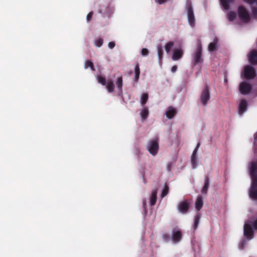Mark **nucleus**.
I'll list each match as a JSON object with an SVG mask.
<instances>
[{
  "mask_svg": "<svg viewBox=\"0 0 257 257\" xmlns=\"http://www.w3.org/2000/svg\"><path fill=\"white\" fill-rule=\"evenodd\" d=\"M223 9L227 10L229 9V5L233 2V0H220Z\"/></svg>",
  "mask_w": 257,
  "mask_h": 257,
  "instance_id": "nucleus-20",
  "label": "nucleus"
},
{
  "mask_svg": "<svg viewBox=\"0 0 257 257\" xmlns=\"http://www.w3.org/2000/svg\"><path fill=\"white\" fill-rule=\"evenodd\" d=\"M142 55L143 56H147L148 53H149V51L146 48H143L142 50Z\"/></svg>",
  "mask_w": 257,
  "mask_h": 257,
  "instance_id": "nucleus-36",
  "label": "nucleus"
},
{
  "mask_svg": "<svg viewBox=\"0 0 257 257\" xmlns=\"http://www.w3.org/2000/svg\"><path fill=\"white\" fill-rule=\"evenodd\" d=\"M257 230V218H252L244 225V235L249 240L253 238V230Z\"/></svg>",
  "mask_w": 257,
  "mask_h": 257,
  "instance_id": "nucleus-2",
  "label": "nucleus"
},
{
  "mask_svg": "<svg viewBox=\"0 0 257 257\" xmlns=\"http://www.w3.org/2000/svg\"><path fill=\"white\" fill-rule=\"evenodd\" d=\"M248 60L251 64H257V50H253L250 52L248 56Z\"/></svg>",
  "mask_w": 257,
  "mask_h": 257,
  "instance_id": "nucleus-12",
  "label": "nucleus"
},
{
  "mask_svg": "<svg viewBox=\"0 0 257 257\" xmlns=\"http://www.w3.org/2000/svg\"><path fill=\"white\" fill-rule=\"evenodd\" d=\"M192 61L194 65L202 64L203 63V59L202 57V46L200 43L197 44V47L192 54Z\"/></svg>",
  "mask_w": 257,
  "mask_h": 257,
  "instance_id": "nucleus-4",
  "label": "nucleus"
},
{
  "mask_svg": "<svg viewBox=\"0 0 257 257\" xmlns=\"http://www.w3.org/2000/svg\"><path fill=\"white\" fill-rule=\"evenodd\" d=\"M210 88L206 85L200 95V101L204 105H206L210 99Z\"/></svg>",
  "mask_w": 257,
  "mask_h": 257,
  "instance_id": "nucleus-6",
  "label": "nucleus"
},
{
  "mask_svg": "<svg viewBox=\"0 0 257 257\" xmlns=\"http://www.w3.org/2000/svg\"><path fill=\"white\" fill-rule=\"evenodd\" d=\"M209 186V178L207 176H206L205 177L204 184L201 189L202 194H206L207 193Z\"/></svg>",
  "mask_w": 257,
  "mask_h": 257,
  "instance_id": "nucleus-16",
  "label": "nucleus"
},
{
  "mask_svg": "<svg viewBox=\"0 0 257 257\" xmlns=\"http://www.w3.org/2000/svg\"><path fill=\"white\" fill-rule=\"evenodd\" d=\"M197 150H196V148H195V150H194V151H193V154H194V153H195V157H196V153H197Z\"/></svg>",
  "mask_w": 257,
  "mask_h": 257,
  "instance_id": "nucleus-45",
  "label": "nucleus"
},
{
  "mask_svg": "<svg viewBox=\"0 0 257 257\" xmlns=\"http://www.w3.org/2000/svg\"><path fill=\"white\" fill-rule=\"evenodd\" d=\"M105 85L106 89L109 92H112L113 91L114 85L112 81L111 80H108Z\"/></svg>",
  "mask_w": 257,
  "mask_h": 257,
  "instance_id": "nucleus-19",
  "label": "nucleus"
},
{
  "mask_svg": "<svg viewBox=\"0 0 257 257\" xmlns=\"http://www.w3.org/2000/svg\"><path fill=\"white\" fill-rule=\"evenodd\" d=\"M242 74L247 79H253L255 76V71L254 68L250 65H246L244 67Z\"/></svg>",
  "mask_w": 257,
  "mask_h": 257,
  "instance_id": "nucleus-5",
  "label": "nucleus"
},
{
  "mask_svg": "<svg viewBox=\"0 0 257 257\" xmlns=\"http://www.w3.org/2000/svg\"><path fill=\"white\" fill-rule=\"evenodd\" d=\"M252 15L254 17L257 18V8H252Z\"/></svg>",
  "mask_w": 257,
  "mask_h": 257,
  "instance_id": "nucleus-38",
  "label": "nucleus"
},
{
  "mask_svg": "<svg viewBox=\"0 0 257 257\" xmlns=\"http://www.w3.org/2000/svg\"><path fill=\"white\" fill-rule=\"evenodd\" d=\"M195 208L197 210V211H199L203 204V198L201 196H198L196 199L195 201Z\"/></svg>",
  "mask_w": 257,
  "mask_h": 257,
  "instance_id": "nucleus-17",
  "label": "nucleus"
},
{
  "mask_svg": "<svg viewBox=\"0 0 257 257\" xmlns=\"http://www.w3.org/2000/svg\"><path fill=\"white\" fill-rule=\"evenodd\" d=\"M135 81L136 82H138V81L139 80L140 73V68H139V66L138 64H137L135 67Z\"/></svg>",
  "mask_w": 257,
  "mask_h": 257,
  "instance_id": "nucleus-25",
  "label": "nucleus"
},
{
  "mask_svg": "<svg viewBox=\"0 0 257 257\" xmlns=\"http://www.w3.org/2000/svg\"><path fill=\"white\" fill-rule=\"evenodd\" d=\"M236 17V13L234 12H229L228 13L227 17H228V19L230 21H233L235 19Z\"/></svg>",
  "mask_w": 257,
  "mask_h": 257,
  "instance_id": "nucleus-31",
  "label": "nucleus"
},
{
  "mask_svg": "<svg viewBox=\"0 0 257 257\" xmlns=\"http://www.w3.org/2000/svg\"><path fill=\"white\" fill-rule=\"evenodd\" d=\"M108 47L110 49H112L115 46V43L113 42H110L108 43Z\"/></svg>",
  "mask_w": 257,
  "mask_h": 257,
  "instance_id": "nucleus-40",
  "label": "nucleus"
},
{
  "mask_svg": "<svg viewBox=\"0 0 257 257\" xmlns=\"http://www.w3.org/2000/svg\"><path fill=\"white\" fill-rule=\"evenodd\" d=\"M146 203H147L146 200H144L143 201V207L144 208H145V207H146Z\"/></svg>",
  "mask_w": 257,
  "mask_h": 257,
  "instance_id": "nucleus-44",
  "label": "nucleus"
},
{
  "mask_svg": "<svg viewBox=\"0 0 257 257\" xmlns=\"http://www.w3.org/2000/svg\"><path fill=\"white\" fill-rule=\"evenodd\" d=\"M148 99V94L147 93H143L141 96V104L144 105L147 102Z\"/></svg>",
  "mask_w": 257,
  "mask_h": 257,
  "instance_id": "nucleus-29",
  "label": "nucleus"
},
{
  "mask_svg": "<svg viewBox=\"0 0 257 257\" xmlns=\"http://www.w3.org/2000/svg\"><path fill=\"white\" fill-rule=\"evenodd\" d=\"M239 91L243 95H246L250 93L251 86L246 82H242L239 85Z\"/></svg>",
  "mask_w": 257,
  "mask_h": 257,
  "instance_id": "nucleus-10",
  "label": "nucleus"
},
{
  "mask_svg": "<svg viewBox=\"0 0 257 257\" xmlns=\"http://www.w3.org/2000/svg\"><path fill=\"white\" fill-rule=\"evenodd\" d=\"M238 13L240 19L244 23H247L250 20L248 12L243 6H240L238 9Z\"/></svg>",
  "mask_w": 257,
  "mask_h": 257,
  "instance_id": "nucleus-7",
  "label": "nucleus"
},
{
  "mask_svg": "<svg viewBox=\"0 0 257 257\" xmlns=\"http://www.w3.org/2000/svg\"><path fill=\"white\" fill-rule=\"evenodd\" d=\"M168 192H169V187L167 185H165L164 187V188L162 192V194H161L162 198H163L167 194H168Z\"/></svg>",
  "mask_w": 257,
  "mask_h": 257,
  "instance_id": "nucleus-34",
  "label": "nucleus"
},
{
  "mask_svg": "<svg viewBox=\"0 0 257 257\" xmlns=\"http://www.w3.org/2000/svg\"><path fill=\"white\" fill-rule=\"evenodd\" d=\"M172 165H173L172 162H169L168 163L167 167V170L169 171L171 170Z\"/></svg>",
  "mask_w": 257,
  "mask_h": 257,
  "instance_id": "nucleus-41",
  "label": "nucleus"
},
{
  "mask_svg": "<svg viewBox=\"0 0 257 257\" xmlns=\"http://www.w3.org/2000/svg\"><path fill=\"white\" fill-rule=\"evenodd\" d=\"M245 3H247L250 5L255 4L257 5V0H243Z\"/></svg>",
  "mask_w": 257,
  "mask_h": 257,
  "instance_id": "nucleus-35",
  "label": "nucleus"
},
{
  "mask_svg": "<svg viewBox=\"0 0 257 257\" xmlns=\"http://www.w3.org/2000/svg\"><path fill=\"white\" fill-rule=\"evenodd\" d=\"M84 67L85 69H87L88 67H90L92 71H95V69L93 66V64L91 61H86L85 63Z\"/></svg>",
  "mask_w": 257,
  "mask_h": 257,
  "instance_id": "nucleus-30",
  "label": "nucleus"
},
{
  "mask_svg": "<svg viewBox=\"0 0 257 257\" xmlns=\"http://www.w3.org/2000/svg\"><path fill=\"white\" fill-rule=\"evenodd\" d=\"M173 46H174V43L171 41L167 43L166 44V45L165 46V51L167 52V53H169L170 52L171 49L173 47Z\"/></svg>",
  "mask_w": 257,
  "mask_h": 257,
  "instance_id": "nucleus-27",
  "label": "nucleus"
},
{
  "mask_svg": "<svg viewBox=\"0 0 257 257\" xmlns=\"http://www.w3.org/2000/svg\"><path fill=\"white\" fill-rule=\"evenodd\" d=\"M97 79L98 82L102 85H105L106 84L107 81H106L105 78L101 76H98L97 77Z\"/></svg>",
  "mask_w": 257,
  "mask_h": 257,
  "instance_id": "nucleus-33",
  "label": "nucleus"
},
{
  "mask_svg": "<svg viewBox=\"0 0 257 257\" xmlns=\"http://www.w3.org/2000/svg\"><path fill=\"white\" fill-rule=\"evenodd\" d=\"M92 14H93V13L92 12H91L89 13H88V14L87 15L86 19H87V21L88 22H89L90 20V19H91Z\"/></svg>",
  "mask_w": 257,
  "mask_h": 257,
  "instance_id": "nucleus-39",
  "label": "nucleus"
},
{
  "mask_svg": "<svg viewBox=\"0 0 257 257\" xmlns=\"http://www.w3.org/2000/svg\"><path fill=\"white\" fill-rule=\"evenodd\" d=\"M149 152L153 156H155L158 151L159 145L156 140H153L150 142L147 146Z\"/></svg>",
  "mask_w": 257,
  "mask_h": 257,
  "instance_id": "nucleus-8",
  "label": "nucleus"
},
{
  "mask_svg": "<svg viewBox=\"0 0 257 257\" xmlns=\"http://www.w3.org/2000/svg\"><path fill=\"white\" fill-rule=\"evenodd\" d=\"M103 43V40L102 38H98L94 40L95 45L98 47H101Z\"/></svg>",
  "mask_w": 257,
  "mask_h": 257,
  "instance_id": "nucleus-32",
  "label": "nucleus"
},
{
  "mask_svg": "<svg viewBox=\"0 0 257 257\" xmlns=\"http://www.w3.org/2000/svg\"><path fill=\"white\" fill-rule=\"evenodd\" d=\"M116 85L118 89L119 90V95L122 93V79L121 77H118L117 79Z\"/></svg>",
  "mask_w": 257,
  "mask_h": 257,
  "instance_id": "nucleus-23",
  "label": "nucleus"
},
{
  "mask_svg": "<svg viewBox=\"0 0 257 257\" xmlns=\"http://www.w3.org/2000/svg\"><path fill=\"white\" fill-rule=\"evenodd\" d=\"M157 53L159 61H161L163 58V47L161 45L159 44L157 46Z\"/></svg>",
  "mask_w": 257,
  "mask_h": 257,
  "instance_id": "nucleus-21",
  "label": "nucleus"
},
{
  "mask_svg": "<svg viewBox=\"0 0 257 257\" xmlns=\"http://www.w3.org/2000/svg\"><path fill=\"white\" fill-rule=\"evenodd\" d=\"M176 114V110L175 108L172 106L168 107L167 111L166 112V115L169 119L173 118Z\"/></svg>",
  "mask_w": 257,
  "mask_h": 257,
  "instance_id": "nucleus-15",
  "label": "nucleus"
},
{
  "mask_svg": "<svg viewBox=\"0 0 257 257\" xmlns=\"http://www.w3.org/2000/svg\"><path fill=\"white\" fill-rule=\"evenodd\" d=\"M141 116L143 119H145L148 116L149 114V111L148 109L147 108H143L141 112H140Z\"/></svg>",
  "mask_w": 257,
  "mask_h": 257,
  "instance_id": "nucleus-26",
  "label": "nucleus"
},
{
  "mask_svg": "<svg viewBox=\"0 0 257 257\" xmlns=\"http://www.w3.org/2000/svg\"><path fill=\"white\" fill-rule=\"evenodd\" d=\"M164 238H169V236L167 235H164Z\"/></svg>",
  "mask_w": 257,
  "mask_h": 257,
  "instance_id": "nucleus-48",
  "label": "nucleus"
},
{
  "mask_svg": "<svg viewBox=\"0 0 257 257\" xmlns=\"http://www.w3.org/2000/svg\"><path fill=\"white\" fill-rule=\"evenodd\" d=\"M218 43V40L215 38L214 41L210 43L208 45V50L210 52L214 51L216 49V45Z\"/></svg>",
  "mask_w": 257,
  "mask_h": 257,
  "instance_id": "nucleus-22",
  "label": "nucleus"
},
{
  "mask_svg": "<svg viewBox=\"0 0 257 257\" xmlns=\"http://www.w3.org/2000/svg\"><path fill=\"white\" fill-rule=\"evenodd\" d=\"M197 150H196V148H195V150H194V151H193V154H194V153H195V157H196V153H197Z\"/></svg>",
  "mask_w": 257,
  "mask_h": 257,
  "instance_id": "nucleus-46",
  "label": "nucleus"
},
{
  "mask_svg": "<svg viewBox=\"0 0 257 257\" xmlns=\"http://www.w3.org/2000/svg\"><path fill=\"white\" fill-rule=\"evenodd\" d=\"M183 54V50L181 48L175 49L173 51L172 59L174 61H176L180 59Z\"/></svg>",
  "mask_w": 257,
  "mask_h": 257,
  "instance_id": "nucleus-13",
  "label": "nucleus"
},
{
  "mask_svg": "<svg viewBox=\"0 0 257 257\" xmlns=\"http://www.w3.org/2000/svg\"><path fill=\"white\" fill-rule=\"evenodd\" d=\"M247 106V103L245 100H241L240 101L238 110V113L240 115H242L245 112V111L246 110Z\"/></svg>",
  "mask_w": 257,
  "mask_h": 257,
  "instance_id": "nucleus-14",
  "label": "nucleus"
},
{
  "mask_svg": "<svg viewBox=\"0 0 257 257\" xmlns=\"http://www.w3.org/2000/svg\"><path fill=\"white\" fill-rule=\"evenodd\" d=\"M249 169L251 179V185L249 191V195L251 199L257 200V162H251Z\"/></svg>",
  "mask_w": 257,
  "mask_h": 257,
  "instance_id": "nucleus-1",
  "label": "nucleus"
},
{
  "mask_svg": "<svg viewBox=\"0 0 257 257\" xmlns=\"http://www.w3.org/2000/svg\"><path fill=\"white\" fill-rule=\"evenodd\" d=\"M245 240L244 239H242L239 244V247L241 249L243 248V246L245 243Z\"/></svg>",
  "mask_w": 257,
  "mask_h": 257,
  "instance_id": "nucleus-37",
  "label": "nucleus"
},
{
  "mask_svg": "<svg viewBox=\"0 0 257 257\" xmlns=\"http://www.w3.org/2000/svg\"><path fill=\"white\" fill-rule=\"evenodd\" d=\"M200 217H201L200 213L199 212L197 213V214H196L195 218H194V229H196L197 228Z\"/></svg>",
  "mask_w": 257,
  "mask_h": 257,
  "instance_id": "nucleus-24",
  "label": "nucleus"
},
{
  "mask_svg": "<svg viewBox=\"0 0 257 257\" xmlns=\"http://www.w3.org/2000/svg\"><path fill=\"white\" fill-rule=\"evenodd\" d=\"M185 9L187 15L188 21L191 27L195 25V18L192 3L189 0H187L185 5Z\"/></svg>",
  "mask_w": 257,
  "mask_h": 257,
  "instance_id": "nucleus-3",
  "label": "nucleus"
},
{
  "mask_svg": "<svg viewBox=\"0 0 257 257\" xmlns=\"http://www.w3.org/2000/svg\"><path fill=\"white\" fill-rule=\"evenodd\" d=\"M177 66H175V65L173 66L171 68V71H172V72H173V73L175 72L176 71V70H177Z\"/></svg>",
  "mask_w": 257,
  "mask_h": 257,
  "instance_id": "nucleus-42",
  "label": "nucleus"
},
{
  "mask_svg": "<svg viewBox=\"0 0 257 257\" xmlns=\"http://www.w3.org/2000/svg\"><path fill=\"white\" fill-rule=\"evenodd\" d=\"M190 206V203L187 200H184L179 202L177 205L178 210L180 212L185 214L188 211Z\"/></svg>",
  "mask_w": 257,
  "mask_h": 257,
  "instance_id": "nucleus-9",
  "label": "nucleus"
},
{
  "mask_svg": "<svg viewBox=\"0 0 257 257\" xmlns=\"http://www.w3.org/2000/svg\"><path fill=\"white\" fill-rule=\"evenodd\" d=\"M182 238V232L178 228H175L172 232V240L175 243L179 242Z\"/></svg>",
  "mask_w": 257,
  "mask_h": 257,
  "instance_id": "nucleus-11",
  "label": "nucleus"
},
{
  "mask_svg": "<svg viewBox=\"0 0 257 257\" xmlns=\"http://www.w3.org/2000/svg\"><path fill=\"white\" fill-rule=\"evenodd\" d=\"M156 2L159 4H162L166 2V0H155Z\"/></svg>",
  "mask_w": 257,
  "mask_h": 257,
  "instance_id": "nucleus-43",
  "label": "nucleus"
},
{
  "mask_svg": "<svg viewBox=\"0 0 257 257\" xmlns=\"http://www.w3.org/2000/svg\"><path fill=\"white\" fill-rule=\"evenodd\" d=\"M254 140L255 141L257 140V135L254 137Z\"/></svg>",
  "mask_w": 257,
  "mask_h": 257,
  "instance_id": "nucleus-49",
  "label": "nucleus"
},
{
  "mask_svg": "<svg viewBox=\"0 0 257 257\" xmlns=\"http://www.w3.org/2000/svg\"><path fill=\"white\" fill-rule=\"evenodd\" d=\"M191 164L193 169H195L197 167V158L195 154H192L191 157Z\"/></svg>",
  "mask_w": 257,
  "mask_h": 257,
  "instance_id": "nucleus-28",
  "label": "nucleus"
},
{
  "mask_svg": "<svg viewBox=\"0 0 257 257\" xmlns=\"http://www.w3.org/2000/svg\"><path fill=\"white\" fill-rule=\"evenodd\" d=\"M199 146H200V143H199L197 144V146L196 147V150H198L199 147Z\"/></svg>",
  "mask_w": 257,
  "mask_h": 257,
  "instance_id": "nucleus-47",
  "label": "nucleus"
},
{
  "mask_svg": "<svg viewBox=\"0 0 257 257\" xmlns=\"http://www.w3.org/2000/svg\"><path fill=\"white\" fill-rule=\"evenodd\" d=\"M157 190H154L152 192L151 196L150 198V205L153 206L155 204L157 199Z\"/></svg>",
  "mask_w": 257,
  "mask_h": 257,
  "instance_id": "nucleus-18",
  "label": "nucleus"
}]
</instances>
